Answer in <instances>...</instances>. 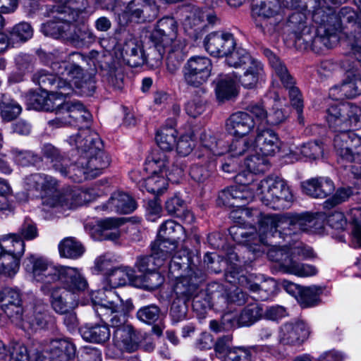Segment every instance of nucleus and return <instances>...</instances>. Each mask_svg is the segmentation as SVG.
<instances>
[{"label": "nucleus", "mask_w": 361, "mask_h": 361, "mask_svg": "<svg viewBox=\"0 0 361 361\" xmlns=\"http://www.w3.org/2000/svg\"><path fill=\"white\" fill-rule=\"evenodd\" d=\"M68 142L81 153L71 175V179L74 182L94 178L109 165L110 158L101 149L102 142L99 135L90 128L80 129L76 135L68 138Z\"/></svg>", "instance_id": "f257e3e1"}, {"label": "nucleus", "mask_w": 361, "mask_h": 361, "mask_svg": "<svg viewBox=\"0 0 361 361\" xmlns=\"http://www.w3.org/2000/svg\"><path fill=\"white\" fill-rule=\"evenodd\" d=\"M86 57L78 52L69 55L68 61L53 62L51 68L58 75L57 91L48 95V102L60 97H67L73 92L72 84L77 88L83 87L84 72L80 62H85Z\"/></svg>", "instance_id": "f03ea898"}, {"label": "nucleus", "mask_w": 361, "mask_h": 361, "mask_svg": "<svg viewBox=\"0 0 361 361\" xmlns=\"http://www.w3.org/2000/svg\"><path fill=\"white\" fill-rule=\"evenodd\" d=\"M305 6L302 0H261L253 6V12L261 22L257 26L265 34L278 32L283 20V8L299 9Z\"/></svg>", "instance_id": "7ed1b4c3"}, {"label": "nucleus", "mask_w": 361, "mask_h": 361, "mask_svg": "<svg viewBox=\"0 0 361 361\" xmlns=\"http://www.w3.org/2000/svg\"><path fill=\"white\" fill-rule=\"evenodd\" d=\"M256 195L266 206L274 209L290 207L293 195L286 183L279 178H267L258 183Z\"/></svg>", "instance_id": "20e7f679"}, {"label": "nucleus", "mask_w": 361, "mask_h": 361, "mask_svg": "<svg viewBox=\"0 0 361 361\" xmlns=\"http://www.w3.org/2000/svg\"><path fill=\"white\" fill-rule=\"evenodd\" d=\"M326 120L329 128L340 132L361 127V105L338 103L326 110Z\"/></svg>", "instance_id": "39448f33"}, {"label": "nucleus", "mask_w": 361, "mask_h": 361, "mask_svg": "<svg viewBox=\"0 0 361 361\" xmlns=\"http://www.w3.org/2000/svg\"><path fill=\"white\" fill-rule=\"evenodd\" d=\"M31 350L38 356L37 361H68L75 357L76 348L68 338H56L33 342Z\"/></svg>", "instance_id": "423d86ee"}, {"label": "nucleus", "mask_w": 361, "mask_h": 361, "mask_svg": "<svg viewBox=\"0 0 361 361\" xmlns=\"http://www.w3.org/2000/svg\"><path fill=\"white\" fill-rule=\"evenodd\" d=\"M265 53L276 75L280 78L284 87L288 91L291 105L296 110L299 122L303 123V100L300 91L295 86L294 79L288 73L286 66L279 57L270 51H266Z\"/></svg>", "instance_id": "0eeeda50"}, {"label": "nucleus", "mask_w": 361, "mask_h": 361, "mask_svg": "<svg viewBox=\"0 0 361 361\" xmlns=\"http://www.w3.org/2000/svg\"><path fill=\"white\" fill-rule=\"evenodd\" d=\"M334 147L338 161L361 164V137L352 130H344L336 135Z\"/></svg>", "instance_id": "6e6552de"}, {"label": "nucleus", "mask_w": 361, "mask_h": 361, "mask_svg": "<svg viewBox=\"0 0 361 361\" xmlns=\"http://www.w3.org/2000/svg\"><path fill=\"white\" fill-rule=\"evenodd\" d=\"M200 274L199 270L189 269L187 275L176 279L173 287L176 298L188 301L193 298L192 308L196 311L205 309V305L201 304L198 293L199 283L202 281Z\"/></svg>", "instance_id": "1a4fd4ad"}, {"label": "nucleus", "mask_w": 361, "mask_h": 361, "mask_svg": "<svg viewBox=\"0 0 361 361\" xmlns=\"http://www.w3.org/2000/svg\"><path fill=\"white\" fill-rule=\"evenodd\" d=\"M182 0H131L126 6L123 16L137 22L152 21L159 12L157 2L172 4Z\"/></svg>", "instance_id": "9d476101"}, {"label": "nucleus", "mask_w": 361, "mask_h": 361, "mask_svg": "<svg viewBox=\"0 0 361 361\" xmlns=\"http://www.w3.org/2000/svg\"><path fill=\"white\" fill-rule=\"evenodd\" d=\"M23 265L36 281L44 284L42 286L44 291L47 285L57 281L59 267L54 266L42 257L32 255L24 260Z\"/></svg>", "instance_id": "9b49d317"}, {"label": "nucleus", "mask_w": 361, "mask_h": 361, "mask_svg": "<svg viewBox=\"0 0 361 361\" xmlns=\"http://www.w3.org/2000/svg\"><path fill=\"white\" fill-rule=\"evenodd\" d=\"M317 34L312 39L306 34L298 38L305 44V48H310L317 53H321L324 49H331L338 42V28L339 24L336 22L334 27L325 22L324 24H318Z\"/></svg>", "instance_id": "f8f14e48"}, {"label": "nucleus", "mask_w": 361, "mask_h": 361, "mask_svg": "<svg viewBox=\"0 0 361 361\" xmlns=\"http://www.w3.org/2000/svg\"><path fill=\"white\" fill-rule=\"evenodd\" d=\"M211 60L206 56L190 57L183 68L185 82L190 86L199 87L209 78L212 71Z\"/></svg>", "instance_id": "ddd939ff"}, {"label": "nucleus", "mask_w": 361, "mask_h": 361, "mask_svg": "<svg viewBox=\"0 0 361 361\" xmlns=\"http://www.w3.org/2000/svg\"><path fill=\"white\" fill-rule=\"evenodd\" d=\"M52 13H56L53 16L54 20L43 24L42 32L45 35L54 38L61 37L67 40L69 31L73 28L72 23L75 20V13L67 7H63L61 10L59 8H54Z\"/></svg>", "instance_id": "4468645a"}, {"label": "nucleus", "mask_w": 361, "mask_h": 361, "mask_svg": "<svg viewBox=\"0 0 361 361\" xmlns=\"http://www.w3.org/2000/svg\"><path fill=\"white\" fill-rule=\"evenodd\" d=\"M0 245L10 264V268L16 274L19 269L20 259L24 255L25 244L19 234L10 233L0 235Z\"/></svg>", "instance_id": "2eb2a0df"}, {"label": "nucleus", "mask_w": 361, "mask_h": 361, "mask_svg": "<svg viewBox=\"0 0 361 361\" xmlns=\"http://www.w3.org/2000/svg\"><path fill=\"white\" fill-rule=\"evenodd\" d=\"M310 329L302 320L287 322L280 328L278 339L283 345L299 346L309 337Z\"/></svg>", "instance_id": "dca6fc26"}, {"label": "nucleus", "mask_w": 361, "mask_h": 361, "mask_svg": "<svg viewBox=\"0 0 361 361\" xmlns=\"http://www.w3.org/2000/svg\"><path fill=\"white\" fill-rule=\"evenodd\" d=\"M206 51L211 55L223 57L235 47L233 35L227 32L216 31L208 34L204 39Z\"/></svg>", "instance_id": "f3484780"}, {"label": "nucleus", "mask_w": 361, "mask_h": 361, "mask_svg": "<svg viewBox=\"0 0 361 361\" xmlns=\"http://www.w3.org/2000/svg\"><path fill=\"white\" fill-rule=\"evenodd\" d=\"M255 191L247 186L235 185L221 190L216 200L217 204L229 207H240L252 201Z\"/></svg>", "instance_id": "a211bd4d"}, {"label": "nucleus", "mask_w": 361, "mask_h": 361, "mask_svg": "<svg viewBox=\"0 0 361 361\" xmlns=\"http://www.w3.org/2000/svg\"><path fill=\"white\" fill-rule=\"evenodd\" d=\"M275 234L285 240L291 235V232L286 229V216L273 214L262 216L259 221L258 238L262 237L264 243H259V245L267 243L265 237H274Z\"/></svg>", "instance_id": "6ab92c4d"}, {"label": "nucleus", "mask_w": 361, "mask_h": 361, "mask_svg": "<svg viewBox=\"0 0 361 361\" xmlns=\"http://www.w3.org/2000/svg\"><path fill=\"white\" fill-rule=\"evenodd\" d=\"M66 97H60L48 102V97L44 99L43 108L47 111H55L56 117L48 121V125L53 128H62L68 125H73L71 115V102H64Z\"/></svg>", "instance_id": "aec40b11"}, {"label": "nucleus", "mask_w": 361, "mask_h": 361, "mask_svg": "<svg viewBox=\"0 0 361 361\" xmlns=\"http://www.w3.org/2000/svg\"><path fill=\"white\" fill-rule=\"evenodd\" d=\"M20 293L11 288L0 290V306L11 322H19L20 314L23 313Z\"/></svg>", "instance_id": "412c9836"}, {"label": "nucleus", "mask_w": 361, "mask_h": 361, "mask_svg": "<svg viewBox=\"0 0 361 361\" xmlns=\"http://www.w3.org/2000/svg\"><path fill=\"white\" fill-rule=\"evenodd\" d=\"M358 18V13L355 12L350 7H343L341 8L338 13L334 11L324 13L322 11H318L313 15V20L317 24H324L326 22L331 27H334L337 22L339 24L338 32L342 29L344 23H356Z\"/></svg>", "instance_id": "4be33fe9"}, {"label": "nucleus", "mask_w": 361, "mask_h": 361, "mask_svg": "<svg viewBox=\"0 0 361 361\" xmlns=\"http://www.w3.org/2000/svg\"><path fill=\"white\" fill-rule=\"evenodd\" d=\"M255 127L254 119L245 111L231 114L226 121V132L235 137H245L254 130Z\"/></svg>", "instance_id": "5701e85b"}, {"label": "nucleus", "mask_w": 361, "mask_h": 361, "mask_svg": "<svg viewBox=\"0 0 361 361\" xmlns=\"http://www.w3.org/2000/svg\"><path fill=\"white\" fill-rule=\"evenodd\" d=\"M43 157L49 160L53 169L63 176H68L73 173V165L71 164L70 159L62 154L61 151L51 144H45L42 148Z\"/></svg>", "instance_id": "b1692460"}, {"label": "nucleus", "mask_w": 361, "mask_h": 361, "mask_svg": "<svg viewBox=\"0 0 361 361\" xmlns=\"http://www.w3.org/2000/svg\"><path fill=\"white\" fill-rule=\"evenodd\" d=\"M322 227L320 219L310 214H296L292 216H286V229L292 234H297L299 231H311L317 230Z\"/></svg>", "instance_id": "393cba45"}, {"label": "nucleus", "mask_w": 361, "mask_h": 361, "mask_svg": "<svg viewBox=\"0 0 361 361\" xmlns=\"http://www.w3.org/2000/svg\"><path fill=\"white\" fill-rule=\"evenodd\" d=\"M57 281L63 283L66 288L73 293L83 291L87 287V282L80 270L71 267H59Z\"/></svg>", "instance_id": "a878e982"}, {"label": "nucleus", "mask_w": 361, "mask_h": 361, "mask_svg": "<svg viewBox=\"0 0 361 361\" xmlns=\"http://www.w3.org/2000/svg\"><path fill=\"white\" fill-rule=\"evenodd\" d=\"M255 149H259L262 155L273 156L279 148V139L277 134L270 128L257 129V135L255 138Z\"/></svg>", "instance_id": "bb28decb"}, {"label": "nucleus", "mask_w": 361, "mask_h": 361, "mask_svg": "<svg viewBox=\"0 0 361 361\" xmlns=\"http://www.w3.org/2000/svg\"><path fill=\"white\" fill-rule=\"evenodd\" d=\"M26 183L30 187L37 190H41L42 204H44V198L45 197H53L56 198L60 191L58 190V180L49 175L44 173L32 174L27 177Z\"/></svg>", "instance_id": "cd10ccee"}, {"label": "nucleus", "mask_w": 361, "mask_h": 361, "mask_svg": "<svg viewBox=\"0 0 361 361\" xmlns=\"http://www.w3.org/2000/svg\"><path fill=\"white\" fill-rule=\"evenodd\" d=\"M136 207L135 201L128 194L116 192L111 195L106 203L97 207V209L119 214H129L133 212Z\"/></svg>", "instance_id": "c85d7f7f"}, {"label": "nucleus", "mask_w": 361, "mask_h": 361, "mask_svg": "<svg viewBox=\"0 0 361 361\" xmlns=\"http://www.w3.org/2000/svg\"><path fill=\"white\" fill-rule=\"evenodd\" d=\"M176 32L177 25L174 18L166 17L157 22L149 37L152 40L161 41L165 45H171L174 41L180 40L176 38Z\"/></svg>", "instance_id": "c756f323"}, {"label": "nucleus", "mask_w": 361, "mask_h": 361, "mask_svg": "<svg viewBox=\"0 0 361 361\" xmlns=\"http://www.w3.org/2000/svg\"><path fill=\"white\" fill-rule=\"evenodd\" d=\"M302 191L314 198H325L335 190L334 182L329 178H314L304 181L301 184Z\"/></svg>", "instance_id": "7c9ffc66"}, {"label": "nucleus", "mask_w": 361, "mask_h": 361, "mask_svg": "<svg viewBox=\"0 0 361 361\" xmlns=\"http://www.w3.org/2000/svg\"><path fill=\"white\" fill-rule=\"evenodd\" d=\"M336 92L338 97L353 98L361 94V73L358 71H348L346 78L339 85L331 89Z\"/></svg>", "instance_id": "2f4dec72"}, {"label": "nucleus", "mask_w": 361, "mask_h": 361, "mask_svg": "<svg viewBox=\"0 0 361 361\" xmlns=\"http://www.w3.org/2000/svg\"><path fill=\"white\" fill-rule=\"evenodd\" d=\"M48 315L44 307H38L26 313L25 317L20 314L19 322H12L25 331H36L47 326Z\"/></svg>", "instance_id": "473e14b6"}, {"label": "nucleus", "mask_w": 361, "mask_h": 361, "mask_svg": "<svg viewBox=\"0 0 361 361\" xmlns=\"http://www.w3.org/2000/svg\"><path fill=\"white\" fill-rule=\"evenodd\" d=\"M152 161L161 172L165 171L166 176L170 180L176 181L183 175L184 166L182 162L176 160L170 164L168 156L164 152L154 154Z\"/></svg>", "instance_id": "72a5a7b5"}, {"label": "nucleus", "mask_w": 361, "mask_h": 361, "mask_svg": "<svg viewBox=\"0 0 361 361\" xmlns=\"http://www.w3.org/2000/svg\"><path fill=\"white\" fill-rule=\"evenodd\" d=\"M201 148L198 159H207L214 160V157L224 153V142L218 140L211 133L204 132L201 135Z\"/></svg>", "instance_id": "f704fd0d"}, {"label": "nucleus", "mask_w": 361, "mask_h": 361, "mask_svg": "<svg viewBox=\"0 0 361 361\" xmlns=\"http://www.w3.org/2000/svg\"><path fill=\"white\" fill-rule=\"evenodd\" d=\"M107 280L114 288L127 284L140 287L142 284L135 270L130 267H118L113 269L109 274Z\"/></svg>", "instance_id": "c9c22d12"}, {"label": "nucleus", "mask_w": 361, "mask_h": 361, "mask_svg": "<svg viewBox=\"0 0 361 361\" xmlns=\"http://www.w3.org/2000/svg\"><path fill=\"white\" fill-rule=\"evenodd\" d=\"M190 257L188 250L184 249L176 252L169 263V273L171 278L179 279L187 275L188 271L190 269L197 270L195 265L189 264Z\"/></svg>", "instance_id": "e433bc0d"}, {"label": "nucleus", "mask_w": 361, "mask_h": 361, "mask_svg": "<svg viewBox=\"0 0 361 361\" xmlns=\"http://www.w3.org/2000/svg\"><path fill=\"white\" fill-rule=\"evenodd\" d=\"M113 340L114 344L123 350L133 352L137 348V338L131 325L115 329Z\"/></svg>", "instance_id": "4c0bfd02"}, {"label": "nucleus", "mask_w": 361, "mask_h": 361, "mask_svg": "<svg viewBox=\"0 0 361 361\" xmlns=\"http://www.w3.org/2000/svg\"><path fill=\"white\" fill-rule=\"evenodd\" d=\"M243 69L245 70V72L240 77L239 82L245 88H255L258 82L264 78V66L257 59L245 66Z\"/></svg>", "instance_id": "58836bf2"}, {"label": "nucleus", "mask_w": 361, "mask_h": 361, "mask_svg": "<svg viewBox=\"0 0 361 361\" xmlns=\"http://www.w3.org/2000/svg\"><path fill=\"white\" fill-rule=\"evenodd\" d=\"M122 56L126 63L132 67H138L145 63V52L141 44L135 39L126 41L122 49Z\"/></svg>", "instance_id": "ea45409f"}, {"label": "nucleus", "mask_w": 361, "mask_h": 361, "mask_svg": "<svg viewBox=\"0 0 361 361\" xmlns=\"http://www.w3.org/2000/svg\"><path fill=\"white\" fill-rule=\"evenodd\" d=\"M229 233L234 241L245 245L253 252L259 251V249L252 248V245L258 246L259 243H264L262 237L258 238V233L254 228H252L250 231H247L244 228L233 226L229 228Z\"/></svg>", "instance_id": "a19ab883"}, {"label": "nucleus", "mask_w": 361, "mask_h": 361, "mask_svg": "<svg viewBox=\"0 0 361 361\" xmlns=\"http://www.w3.org/2000/svg\"><path fill=\"white\" fill-rule=\"evenodd\" d=\"M106 298V300L102 301L97 312L99 310L101 312L104 310L118 311L127 315V313L133 309V304L130 299L124 300L114 292L108 291Z\"/></svg>", "instance_id": "79ce46f5"}, {"label": "nucleus", "mask_w": 361, "mask_h": 361, "mask_svg": "<svg viewBox=\"0 0 361 361\" xmlns=\"http://www.w3.org/2000/svg\"><path fill=\"white\" fill-rule=\"evenodd\" d=\"M80 333L84 340L96 343H105L111 336L110 330L105 324H85L80 329Z\"/></svg>", "instance_id": "37998d69"}, {"label": "nucleus", "mask_w": 361, "mask_h": 361, "mask_svg": "<svg viewBox=\"0 0 361 361\" xmlns=\"http://www.w3.org/2000/svg\"><path fill=\"white\" fill-rule=\"evenodd\" d=\"M186 43L184 40L174 41L173 44L169 45L167 49L168 55L166 58L167 70L172 74L175 73L180 67L184 60V49Z\"/></svg>", "instance_id": "c03bdc74"}, {"label": "nucleus", "mask_w": 361, "mask_h": 361, "mask_svg": "<svg viewBox=\"0 0 361 361\" xmlns=\"http://www.w3.org/2000/svg\"><path fill=\"white\" fill-rule=\"evenodd\" d=\"M201 161L190 167V176L197 183H204L212 177L215 170V160L200 159Z\"/></svg>", "instance_id": "a18cd8bd"}, {"label": "nucleus", "mask_w": 361, "mask_h": 361, "mask_svg": "<svg viewBox=\"0 0 361 361\" xmlns=\"http://www.w3.org/2000/svg\"><path fill=\"white\" fill-rule=\"evenodd\" d=\"M77 188L67 189L63 192H59L57 197H45L44 198V206L48 207H56L58 206L66 207L67 209H74L78 207L77 202Z\"/></svg>", "instance_id": "49530a36"}, {"label": "nucleus", "mask_w": 361, "mask_h": 361, "mask_svg": "<svg viewBox=\"0 0 361 361\" xmlns=\"http://www.w3.org/2000/svg\"><path fill=\"white\" fill-rule=\"evenodd\" d=\"M149 46L144 51L145 63H147L152 68L159 67L162 63V60L165 52L169 45H165L161 41L152 40L149 38Z\"/></svg>", "instance_id": "de8ad7c7"}, {"label": "nucleus", "mask_w": 361, "mask_h": 361, "mask_svg": "<svg viewBox=\"0 0 361 361\" xmlns=\"http://www.w3.org/2000/svg\"><path fill=\"white\" fill-rule=\"evenodd\" d=\"M263 316L262 306L257 302H251L242 310L238 317V322L240 326H249L261 319Z\"/></svg>", "instance_id": "09e8293b"}, {"label": "nucleus", "mask_w": 361, "mask_h": 361, "mask_svg": "<svg viewBox=\"0 0 361 361\" xmlns=\"http://www.w3.org/2000/svg\"><path fill=\"white\" fill-rule=\"evenodd\" d=\"M59 250L61 257L70 259H77L85 252L82 244L71 237L63 240L59 245Z\"/></svg>", "instance_id": "8fccbe9b"}, {"label": "nucleus", "mask_w": 361, "mask_h": 361, "mask_svg": "<svg viewBox=\"0 0 361 361\" xmlns=\"http://www.w3.org/2000/svg\"><path fill=\"white\" fill-rule=\"evenodd\" d=\"M177 131L173 127H163L156 135V142L159 147L166 152L173 150L176 143Z\"/></svg>", "instance_id": "3c124183"}, {"label": "nucleus", "mask_w": 361, "mask_h": 361, "mask_svg": "<svg viewBox=\"0 0 361 361\" xmlns=\"http://www.w3.org/2000/svg\"><path fill=\"white\" fill-rule=\"evenodd\" d=\"M283 271L300 277L312 276L317 273V269L315 267L310 264L298 263L293 259L283 262Z\"/></svg>", "instance_id": "603ef678"}, {"label": "nucleus", "mask_w": 361, "mask_h": 361, "mask_svg": "<svg viewBox=\"0 0 361 361\" xmlns=\"http://www.w3.org/2000/svg\"><path fill=\"white\" fill-rule=\"evenodd\" d=\"M226 63L233 68H242L250 64L256 59L243 48L233 49L228 55H225Z\"/></svg>", "instance_id": "864d4df0"}, {"label": "nucleus", "mask_w": 361, "mask_h": 361, "mask_svg": "<svg viewBox=\"0 0 361 361\" xmlns=\"http://www.w3.org/2000/svg\"><path fill=\"white\" fill-rule=\"evenodd\" d=\"M255 150L253 139L247 137H237L234 139L228 147L229 156L236 158L245 153Z\"/></svg>", "instance_id": "5fc2aeb1"}, {"label": "nucleus", "mask_w": 361, "mask_h": 361, "mask_svg": "<svg viewBox=\"0 0 361 361\" xmlns=\"http://www.w3.org/2000/svg\"><path fill=\"white\" fill-rule=\"evenodd\" d=\"M176 247V243L158 236V238L151 245V251L155 255V257L163 259L164 263L166 259L171 257Z\"/></svg>", "instance_id": "6e6d98bb"}, {"label": "nucleus", "mask_w": 361, "mask_h": 361, "mask_svg": "<svg viewBox=\"0 0 361 361\" xmlns=\"http://www.w3.org/2000/svg\"><path fill=\"white\" fill-rule=\"evenodd\" d=\"M215 90L219 100L229 99L238 93L235 81L227 75L216 82Z\"/></svg>", "instance_id": "4d7b16f0"}, {"label": "nucleus", "mask_w": 361, "mask_h": 361, "mask_svg": "<svg viewBox=\"0 0 361 361\" xmlns=\"http://www.w3.org/2000/svg\"><path fill=\"white\" fill-rule=\"evenodd\" d=\"M184 234L183 227L173 220H167L160 226L158 236L177 243Z\"/></svg>", "instance_id": "13d9d810"}, {"label": "nucleus", "mask_w": 361, "mask_h": 361, "mask_svg": "<svg viewBox=\"0 0 361 361\" xmlns=\"http://www.w3.org/2000/svg\"><path fill=\"white\" fill-rule=\"evenodd\" d=\"M73 30L69 31L67 40L75 46H83L92 42L94 40L92 33L85 26L82 27H77L73 24Z\"/></svg>", "instance_id": "bf43d9fd"}, {"label": "nucleus", "mask_w": 361, "mask_h": 361, "mask_svg": "<svg viewBox=\"0 0 361 361\" xmlns=\"http://www.w3.org/2000/svg\"><path fill=\"white\" fill-rule=\"evenodd\" d=\"M58 75L49 73L48 71L45 70H41L36 72L32 78V81L37 85L40 87V88L44 91H48L49 88L53 87L55 91H57V82L58 78H56ZM51 90L50 92H51ZM49 92L48 95L50 94Z\"/></svg>", "instance_id": "052dcab7"}, {"label": "nucleus", "mask_w": 361, "mask_h": 361, "mask_svg": "<svg viewBox=\"0 0 361 361\" xmlns=\"http://www.w3.org/2000/svg\"><path fill=\"white\" fill-rule=\"evenodd\" d=\"M245 286L249 290L253 293H258L262 300H266L276 291L277 286L276 282L274 279H269L264 280L260 284L247 281Z\"/></svg>", "instance_id": "680f3d73"}, {"label": "nucleus", "mask_w": 361, "mask_h": 361, "mask_svg": "<svg viewBox=\"0 0 361 361\" xmlns=\"http://www.w3.org/2000/svg\"><path fill=\"white\" fill-rule=\"evenodd\" d=\"M163 264V259L159 258V257H155V255L152 252L149 255L138 257L135 264L139 271L143 274L157 271Z\"/></svg>", "instance_id": "e2e57ef3"}, {"label": "nucleus", "mask_w": 361, "mask_h": 361, "mask_svg": "<svg viewBox=\"0 0 361 361\" xmlns=\"http://www.w3.org/2000/svg\"><path fill=\"white\" fill-rule=\"evenodd\" d=\"M141 186L149 192L159 195L166 190L167 181L164 176L155 174L145 179Z\"/></svg>", "instance_id": "0e129e2a"}, {"label": "nucleus", "mask_w": 361, "mask_h": 361, "mask_svg": "<svg viewBox=\"0 0 361 361\" xmlns=\"http://www.w3.org/2000/svg\"><path fill=\"white\" fill-rule=\"evenodd\" d=\"M245 165L247 170L255 174L267 171L269 167V162L266 156H261L257 153L249 156L245 161Z\"/></svg>", "instance_id": "69168bd1"}, {"label": "nucleus", "mask_w": 361, "mask_h": 361, "mask_svg": "<svg viewBox=\"0 0 361 361\" xmlns=\"http://www.w3.org/2000/svg\"><path fill=\"white\" fill-rule=\"evenodd\" d=\"M161 315L160 308L155 305H149L140 308L137 313V318L149 325H152L157 322Z\"/></svg>", "instance_id": "338daca9"}, {"label": "nucleus", "mask_w": 361, "mask_h": 361, "mask_svg": "<svg viewBox=\"0 0 361 361\" xmlns=\"http://www.w3.org/2000/svg\"><path fill=\"white\" fill-rule=\"evenodd\" d=\"M254 349L252 348L235 347L228 350L224 361H252Z\"/></svg>", "instance_id": "774afa93"}]
</instances>
